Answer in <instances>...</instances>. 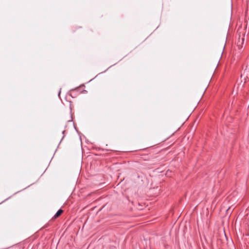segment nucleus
Listing matches in <instances>:
<instances>
[{
	"label": "nucleus",
	"instance_id": "20e7f679",
	"mask_svg": "<svg viewBox=\"0 0 249 249\" xmlns=\"http://www.w3.org/2000/svg\"><path fill=\"white\" fill-rule=\"evenodd\" d=\"M60 93H61V89L59 90V91L58 92V96H60Z\"/></svg>",
	"mask_w": 249,
	"mask_h": 249
},
{
	"label": "nucleus",
	"instance_id": "f257e3e1",
	"mask_svg": "<svg viewBox=\"0 0 249 249\" xmlns=\"http://www.w3.org/2000/svg\"><path fill=\"white\" fill-rule=\"evenodd\" d=\"M63 212V211L62 209H59L56 213L55 214V215L53 216L54 218H56L58 217H59Z\"/></svg>",
	"mask_w": 249,
	"mask_h": 249
},
{
	"label": "nucleus",
	"instance_id": "7ed1b4c3",
	"mask_svg": "<svg viewBox=\"0 0 249 249\" xmlns=\"http://www.w3.org/2000/svg\"><path fill=\"white\" fill-rule=\"evenodd\" d=\"M64 132H65V130H63V131H62L63 136H62V139H61V140H62L64 138Z\"/></svg>",
	"mask_w": 249,
	"mask_h": 249
},
{
	"label": "nucleus",
	"instance_id": "f03ea898",
	"mask_svg": "<svg viewBox=\"0 0 249 249\" xmlns=\"http://www.w3.org/2000/svg\"><path fill=\"white\" fill-rule=\"evenodd\" d=\"M244 40V38H242L241 41H240V37H239V40H238V42L237 43V45L239 46V45L242 44L243 43Z\"/></svg>",
	"mask_w": 249,
	"mask_h": 249
}]
</instances>
